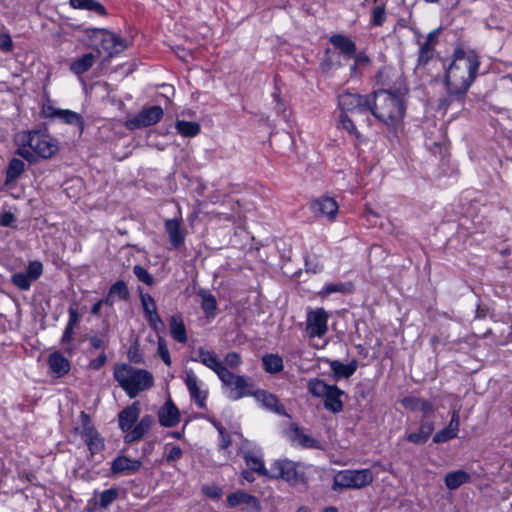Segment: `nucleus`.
<instances>
[{"mask_svg": "<svg viewBox=\"0 0 512 512\" xmlns=\"http://www.w3.org/2000/svg\"><path fill=\"white\" fill-rule=\"evenodd\" d=\"M480 61L473 51L457 48L453 53V61L445 74L447 96L441 100L443 107H450L455 103L464 104L466 93L474 82Z\"/></svg>", "mask_w": 512, "mask_h": 512, "instance_id": "obj_1", "label": "nucleus"}, {"mask_svg": "<svg viewBox=\"0 0 512 512\" xmlns=\"http://www.w3.org/2000/svg\"><path fill=\"white\" fill-rule=\"evenodd\" d=\"M408 88L399 84L392 89H379L370 95L369 112L387 126L398 125L405 116Z\"/></svg>", "mask_w": 512, "mask_h": 512, "instance_id": "obj_2", "label": "nucleus"}, {"mask_svg": "<svg viewBox=\"0 0 512 512\" xmlns=\"http://www.w3.org/2000/svg\"><path fill=\"white\" fill-rule=\"evenodd\" d=\"M114 378L130 398L153 386V376L150 372L127 364L115 367Z\"/></svg>", "mask_w": 512, "mask_h": 512, "instance_id": "obj_3", "label": "nucleus"}, {"mask_svg": "<svg viewBox=\"0 0 512 512\" xmlns=\"http://www.w3.org/2000/svg\"><path fill=\"white\" fill-rule=\"evenodd\" d=\"M82 32L84 34L83 42L88 46H95L99 43L101 50L109 58L121 53L128 46L125 39L105 28H84Z\"/></svg>", "mask_w": 512, "mask_h": 512, "instance_id": "obj_4", "label": "nucleus"}, {"mask_svg": "<svg viewBox=\"0 0 512 512\" xmlns=\"http://www.w3.org/2000/svg\"><path fill=\"white\" fill-rule=\"evenodd\" d=\"M269 478L282 479L293 486L305 485L308 481L305 465L286 458L275 460L270 465Z\"/></svg>", "mask_w": 512, "mask_h": 512, "instance_id": "obj_5", "label": "nucleus"}, {"mask_svg": "<svg viewBox=\"0 0 512 512\" xmlns=\"http://www.w3.org/2000/svg\"><path fill=\"white\" fill-rule=\"evenodd\" d=\"M24 146L31 148L38 157L48 159L56 154L59 147L57 141L41 131H26L21 135Z\"/></svg>", "mask_w": 512, "mask_h": 512, "instance_id": "obj_6", "label": "nucleus"}, {"mask_svg": "<svg viewBox=\"0 0 512 512\" xmlns=\"http://www.w3.org/2000/svg\"><path fill=\"white\" fill-rule=\"evenodd\" d=\"M374 475L370 469L344 470L334 477L333 489H361L373 482Z\"/></svg>", "mask_w": 512, "mask_h": 512, "instance_id": "obj_7", "label": "nucleus"}, {"mask_svg": "<svg viewBox=\"0 0 512 512\" xmlns=\"http://www.w3.org/2000/svg\"><path fill=\"white\" fill-rule=\"evenodd\" d=\"M218 377L227 389V395L230 399L238 400L251 394L248 390L249 384L247 379L232 373L227 367L219 373Z\"/></svg>", "mask_w": 512, "mask_h": 512, "instance_id": "obj_8", "label": "nucleus"}, {"mask_svg": "<svg viewBox=\"0 0 512 512\" xmlns=\"http://www.w3.org/2000/svg\"><path fill=\"white\" fill-rule=\"evenodd\" d=\"M370 97V95H361L347 91L338 96V106L342 113L362 114L369 111Z\"/></svg>", "mask_w": 512, "mask_h": 512, "instance_id": "obj_9", "label": "nucleus"}, {"mask_svg": "<svg viewBox=\"0 0 512 512\" xmlns=\"http://www.w3.org/2000/svg\"><path fill=\"white\" fill-rule=\"evenodd\" d=\"M164 115L163 109L158 106L143 108L137 115L126 121L125 126L129 130H136L158 123Z\"/></svg>", "mask_w": 512, "mask_h": 512, "instance_id": "obj_10", "label": "nucleus"}, {"mask_svg": "<svg viewBox=\"0 0 512 512\" xmlns=\"http://www.w3.org/2000/svg\"><path fill=\"white\" fill-rule=\"evenodd\" d=\"M328 314L323 308L312 310L307 315V333L309 337H322L326 334L328 327Z\"/></svg>", "mask_w": 512, "mask_h": 512, "instance_id": "obj_11", "label": "nucleus"}, {"mask_svg": "<svg viewBox=\"0 0 512 512\" xmlns=\"http://www.w3.org/2000/svg\"><path fill=\"white\" fill-rule=\"evenodd\" d=\"M158 421L161 426L171 428L180 422V411L171 399H168L158 410Z\"/></svg>", "mask_w": 512, "mask_h": 512, "instance_id": "obj_12", "label": "nucleus"}, {"mask_svg": "<svg viewBox=\"0 0 512 512\" xmlns=\"http://www.w3.org/2000/svg\"><path fill=\"white\" fill-rule=\"evenodd\" d=\"M164 227L172 248L179 249L182 247L185 243L186 232L182 228L181 219H167L164 223Z\"/></svg>", "mask_w": 512, "mask_h": 512, "instance_id": "obj_13", "label": "nucleus"}, {"mask_svg": "<svg viewBox=\"0 0 512 512\" xmlns=\"http://www.w3.org/2000/svg\"><path fill=\"white\" fill-rule=\"evenodd\" d=\"M195 356L192 358V361L202 363L212 371H214L217 376L226 368L223 365L222 361L218 358L214 351L207 350L203 347H199Z\"/></svg>", "mask_w": 512, "mask_h": 512, "instance_id": "obj_14", "label": "nucleus"}, {"mask_svg": "<svg viewBox=\"0 0 512 512\" xmlns=\"http://www.w3.org/2000/svg\"><path fill=\"white\" fill-rule=\"evenodd\" d=\"M140 411V403L138 401L124 408L118 415L119 428L123 432H130L140 415Z\"/></svg>", "mask_w": 512, "mask_h": 512, "instance_id": "obj_15", "label": "nucleus"}, {"mask_svg": "<svg viewBox=\"0 0 512 512\" xmlns=\"http://www.w3.org/2000/svg\"><path fill=\"white\" fill-rule=\"evenodd\" d=\"M441 27L436 28L428 33L425 42L420 46L418 52V65L425 66L433 57L434 45L438 41Z\"/></svg>", "mask_w": 512, "mask_h": 512, "instance_id": "obj_16", "label": "nucleus"}, {"mask_svg": "<svg viewBox=\"0 0 512 512\" xmlns=\"http://www.w3.org/2000/svg\"><path fill=\"white\" fill-rule=\"evenodd\" d=\"M142 462L136 459H130L126 456H118L111 463L112 474L129 475L140 470Z\"/></svg>", "mask_w": 512, "mask_h": 512, "instance_id": "obj_17", "label": "nucleus"}, {"mask_svg": "<svg viewBox=\"0 0 512 512\" xmlns=\"http://www.w3.org/2000/svg\"><path fill=\"white\" fill-rule=\"evenodd\" d=\"M185 384L191 398L195 401L197 406L199 408H204L207 392L200 389L199 380L192 370L186 372Z\"/></svg>", "mask_w": 512, "mask_h": 512, "instance_id": "obj_18", "label": "nucleus"}, {"mask_svg": "<svg viewBox=\"0 0 512 512\" xmlns=\"http://www.w3.org/2000/svg\"><path fill=\"white\" fill-rule=\"evenodd\" d=\"M289 438L292 443L310 449H321L320 442L309 435L305 434L302 429L296 425H291L289 429Z\"/></svg>", "mask_w": 512, "mask_h": 512, "instance_id": "obj_19", "label": "nucleus"}, {"mask_svg": "<svg viewBox=\"0 0 512 512\" xmlns=\"http://www.w3.org/2000/svg\"><path fill=\"white\" fill-rule=\"evenodd\" d=\"M227 502L230 507L244 505L252 511H259L261 505L259 500L246 492H235L227 496Z\"/></svg>", "mask_w": 512, "mask_h": 512, "instance_id": "obj_20", "label": "nucleus"}, {"mask_svg": "<svg viewBox=\"0 0 512 512\" xmlns=\"http://www.w3.org/2000/svg\"><path fill=\"white\" fill-rule=\"evenodd\" d=\"M343 394V390L336 385H332L323 398L325 409L334 414L340 413L343 410V402L341 400Z\"/></svg>", "mask_w": 512, "mask_h": 512, "instance_id": "obj_21", "label": "nucleus"}, {"mask_svg": "<svg viewBox=\"0 0 512 512\" xmlns=\"http://www.w3.org/2000/svg\"><path fill=\"white\" fill-rule=\"evenodd\" d=\"M154 424V418L151 415H145L125 436L127 443L139 441L151 429Z\"/></svg>", "mask_w": 512, "mask_h": 512, "instance_id": "obj_22", "label": "nucleus"}, {"mask_svg": "<svg viewBox=\"0 0 512 512\" xmlns=\"http://www.w3.org/2000/svg\"><path fill=\"white\" fill-rule=\"evenodd\" d=\"M312 208L316 213L326 216L329 219H333L338 212L337 202L328 196L315 200L312 204Z\"/></svg>", "mask_w": 512, "mask_h": 512, "instance_id": "obj_23", "label": "nucleus"}, {"mask_svg": "<svg viewBox=\"0 0 512 512\" xmlns=\"http://www.w3.org/2000/svg\"><path fill=\"white\" fill-rule=\"evenodd\" d=\"M101 54V50L97 48V54L92 52L84 54L82 57L74 60L70 64V71L76 75H82L92 68L95 64L97 56Z\"/></svg>", "mask_w": 512, "mask_h": 512, "instance_id": "obj_24", "label": "nucleus"}, {"mask_svg": "<svg viewBox=\"0 0 512 512\" xmlns=\"http://www.w3.org/2000/svg\"><path fill=\"white\" fill-rule=\"evenodd\" d=\"M47 115L50 117L59 118L66 124L75 125L80 129H83L82 117L80 114L74 111L48 107Z\"/></svg>", "mask_w": 512, "mask_h": 512, "instance_id": "obj_25", "label": "nucleus"}, {"mask_svg": "<svg viewBox=\"0 0 512 512\" xmlns=\"http://www.w3.org/2000/svg\"><path fill=\"white\" fill-rule=\"evenodd\" d=\"M401 404L406 409L411 411H421L424 414H429L434 410V404L432 401L415 396L404 397L401 400Z\"/></svg>", "mask_w": 512, "mask_h": 512, "instance_id": "obj_26", "label": "nucleus"}, {"mask_svg": "<svg viewBox=\"0 0 512 512\" xmlns=\"http://www.w3.org/2000/svg\"><path fill=\"white\" fill-rule=\"evenodd\" d=\"M48 365L56 377H62L70 370V362L60 352H53L49 355Z\"/></svg>", "mask_w": 512, "mask_h": 512, "instance_id": "obj_27", "label": "nucleus"}, {"mask_svg": "<svg viewBox=\"0 0 512 512\" xmlns=\"http://www.w3.org/2000/svg\"><path fill=\"white\" fill-rule=\"evenodd\" d=\"M330 43L345 56L352 58L356 55V44L347 36L335 34L330 37Z\"/></svg>", "mask_w": 512, "mask_h": 512, "instance_id": "obj_28", "label": "nucleus"}, {"mask_svg": "<svg viewBox=\"0 0 512 512\" xmlns=\"http://www.w3.org/2000/svg\"><path fill=\"white\" fill-rule=\"evenodd\" d=\"M255 396L257 400L260 401L265 408L279 415L286 414L284 406L279 402L278 398L274 394H271L264 390H260L255 394Z\"/></svg>", "mask_w": 512, "mask_h": 512, "instance_id": "obj_29", "label": "nucleus"}, {"mask_svg": "<svg viewBox=\"0 0 512 512\" xmlns=\"http://www.w3.org/2000/svg\"><path fill=\"white\" fill-rule=\"evenodd\" d=\"M471 476L464 470L449 472L444 478V483L449 490H456L461 485L469 483Z\"/></svg>", "mask_w": 512, "mask_h": 512, "instance_id": "obj_30", "label": "nucleus"}, {"mask_svg": "<svg viewBox=\"0 0 512 512\" xmlns=\"http://www.w3.org/2000/svg\"><path fill=\"white\" fill-rule=\"evenodd\" d=\"M433 430H434L433 422L423 421L420 424L418 432L408 434L407 440L411 443L418 444V445L424 444L429 439L431 434L433 433Z\"/></svg>", "mask_w": 512, "mask_h": 512, "instance_id": "obj_31", "label": "nucleus"}, {"mask_svg": "<svg viewBox=\"0 0 512 512\" xmlns=\"http://www.w3.org/2000/svg\"><path fill=\"white\" fill-rule=\"evenodd\" d=\"M170 333L174 340L179 343L187 342L186 328L180 315H173L169 320Z\"/></svg>", "mask_w": 512, "mask_h": 512, "instance_id": "obj_32", "label": "nucleus"}, {"mask_svg": "<svg viewBox=\"0 0 512 512\" xmlns=\"http://www.w3.org/2000/svg\"><path fill=\"white\" fill-rule=\"evenodd\" d=\"M330 368L336 379L349 378L357 369V361L353 360L349 364H343L338 360L330 362Z\"/></svg>", "mask_w": 512, "mask_h": 512, "instance_id": "obj_33", "label": "nucleus"}, {"mask_svg": "<svg viewBox=\"0 0 512 512\" xmlns=\"http://www.w3.org/2000/svg\"><path fill=\"white\" fill-rule=\"evenodd\" d=\"M244 460L251 471L261 476L269 477V469L265 468L264 461L260 456L249 451L244 454Z\"/></svg>", "mask_w": 512, "mask_h": 512, "instance_id": "obj_34", "label": "nucleus"}, {"mask_svg": "<svg viewBox=\"0 0 512 512\" xmlns=\"http://www.w3.org/2000/svg\"><path fill=\"white\" fill-rule=\"evenodd\" d=\"M69 3L75 9L93 11L102 16L106 15L105 7L96 0H69Z\"/></svg>", "mask_w": 512, "mask_h": 512, "instance_id": "obj_35", "label": "nucleus"}, {"mask_svg": "<svg viewBox=\"0 0 512 512\" xmlns=\"http://www.w3.org/2000/svg\"><path fill=\"white\" fill-rule=\"evenodd\" d=\"M175 129L183 137H195L200 133L201 127L197 122L177 120Z\"/></svg>", "mask_w": 512, "mask_h": 512, "instance_id": "obj_36", "label": "nucleus"}, {"mask_svg": "<svg viewBox=\"0 0 512 512\" xmlns=\"http://www.w3.org/2000/svg\"><path fill=\"white\" fill-rule=\"evenodd\" d=\"M263 366L266 372L275 374L283 370V360L277 354H267L262 358Z\"/></svg>", "mask_w": 512, "mask_h": 512, "instance_id": "obj_37", "label": "nucleus"}, {"mask_svg": "<svg viewBox=\"0 0 512 512\" xmlns=\"http://www.w3.org/2000/svg\"><path fill=\"white\" fill-rule=\"evenodd\" d=\"M24 169L25 163L22 160L12 158L6 169V182H14L24 172Z\"/></svg>", "mask_w": 512, "mask_h": 512, "instance_id": "obj_38", "label": "nucleus"}, {"mask_svg": "<svg viewBox=\"0 0 512 512\" xmlns=\"http://www.w3.org/2000/svg\"><path fill=\"white\" fill-rule=\"evenodd\" d=\"M331 386L332 385L326 384L319 378H312L308 381L307 388L312 396L317 398H324Z\"/></svg>", "mask_w": 512, "mask_h": 512, "instance_id": "obj_39", "label": "nucleus"}, {"mask_svg": "<svg viewBox=\"0 0 512 512\" xmlns=\"http://www.w3.org/2000/svg\"><path fill=\"white\" fill-rule=\"evenodd\" d=\"M353 288V284L350 282L329 283L323 287L322 294L330 295L332 293H350L352 292Z\"/></svg>", "mask_w": 512, "mask_h": 512, "instance_id": "obj_40", "label": "nucleus"}, {"mask_svg": "<svg viewBox=\"0 0 512 512\" xmlns=\"http://www.w3.org/2000/svg\"><path fill=\"white\" fill-rule=\"evenodd\" d=\"M108 293L115 299L127 300L130 296L126 283L122 280L116 281L110 288Z\"/></svg>", "mask_w": 512, "mask_h": 512, "instance_id": "obj_41", "label": "nucleus"}, {"mask_svg": "<svg viewBox=\"0 0 512 512\" xmlns=\"http://www.w3.org/2000/svg\"><path fill=\"white\" fill-rule=\"evenodd\" d=\"M199 294L202 297L201 308L206 315H213L217 307L214 296L204 290H201Z\"/></svg>", "mask_w": 512, "mask_h": 512, "instance_id": "obj_42", "label": "nucleus"}, {"mask_svg": "<svg viewBox=\"0 0 512 512\" xmlns=\"http://www.w3.org/2000/svg\"><path fill=\"white\" fill-rule=\"evenodd\" d=\"M118 495L119 490L117 488H110L103 491L99 497V506L104 509L108 508L118 498Z\"/></svg>", "mask_w": 512, "mask_h": 512, "instance_id": "obj_43", "label": "nucleus"}, {"mask_svg": "<svg viewBox=\"0 0 512 512\" xmlns=\"http://www.w3.org/2000/svg\"><path fill=\"white\" fill-rule=\"evenodd\" d=\"M139 293L141 305L145 316L150 315L152 313H157L158 311L154 298L148 293H142V291H140Z\"/></svg>", "mask_w": 512, "mask_h": 512, "instance_id": "obj_44", "label": "nucleus"}, {"mask_svg": "<svg viewBox=\"0 0 512 512\" xmlns=\"http://www.w3.org/2000/svg\"><path fill=\"white\" fill-rule=\"evenodd\" d=\"M81 419H82V431L81 435L84 438V441L88 438H91L98 434L96 429L94 428L90 417L85 413H81Z\"/></svg>", "mask_w": 512, "mask_h": 512, "instance_id": "obj_45", "label": "nucleus"}, {"mask_svg": "<svg viewBox=\"0 0 512 512\" xmlns=\"http://www.w3.org/2000/svg\"><path fill=\"white\" fill-rule=\"evenodd\" d=\"M11 282L20 290H28L31 287L32 280L25 272L14 273L11 276Z\"/></svg>", "mask_w": 512, "mask_h": 512, "instance_id": "obj_46", "label": "nucleus"}, {"mask_svg": "<svg viewBox=\"0 0 512 512\" xmlns=\"http://www.w3.org/2000/svg\"><path fill=\"white\" fill-rule=\"evenodd\" d=\"M133 273L139 281L148 286H152L155 283L154 277L141 265H135L133 267Z\"/></svg>", "mask_w": 512, "mask_h": 512, "instance_id": "obj_47", "label": "nucleus"}, {"mask_svg": "<svg viewBox=\"0 0 512 512\" xmlns=\"http://www.w3.org/2000/svg\"><path fill=\"white\" fill-rule=\"evenodd\" d=\"M386 20V11L384 5L376 6L372 11L371 24L373 26H382Z\"/></svg>", "mask_w": 512, "mask_h": 512, "instance_id": "obj_48", "label": "nucleus"}, {"mask_svg": "<svg viewBox=\"0 0 512 512\" xmlns=\"http://www.w3.org/2000/svg\"><path fill=\"white\" fill-rule=\"evenodd\" d=\"M91 455L99 453L104 448V441L99 434L85 440Z\"/></svg>", "mask_w": 512, "mask_h": 512, "instance_id": "obj_49", "label": "nucleus"}, {"mask_svg": "<svg viewBox=\"0 0 512 512\" xmlns=\"http://www.w3.org/2000/svg\"><path fill=\"white\" fill-rule=\"evenodd\" d=\"M339 119L342 124V127L345 130H347L350 134L354 135L357 139L361 137L360 133L358 132L354 124V121L346 113H341Z\"/></svg>", "mask_w": 512, "mask_h": 512, "instance_id": "obj_50", "label": "nucleus"}, {"mask_svg": "<svg viewBox=\"0 0 512 512\" xmlns=\"http://www.w3.org/2000/svg\"><path fill=\"white\" fill-rule=\"evenodd\" d=\"M25 273L32 281H36L43 273L42 263L40 261L30 262Z\"/></svg>", "mask_w": 512, "mask_h": 512, "instance_id": "obj_51", "label": "nucleus"}, {"mask_svg": "<svg viewBox=\"0 0 512 512\" xmlns=\"http://www.w3.org/2000/svg\"><path fill=\"white\" fill-rule=\"evenodd\" d=\"M183 456V450L179 446L166 445L165 447V459L168 463H173L181 459Z\"/></svg>", "mask_w": 512, "mask_h": 512, "instance_id": "obj_52", "label": "nucleus"}, {"mask_svg": "<svg viewBox=\"0 0 512 512\" xmlns=\"http://www.w3.org/2000/svg\"><path fill=\"white\" fill-rule=\"evenodd\" d=\"M147 322L149 323L150 327L156 332H160L164 329L165 325L163 320L161 319L159 313H152L150 315L145 316Z\"/></svg>", "mask_w": 512, "mask_h": 512, "instance_id": "obj_53", "label": "nucleus"}, {"mask_svg": "<svg viewBox=\"0 0 512 512\" xmlns=\"http://www.w3.org/2000/svg\"><path fill=\"white\" fill-rule=\"evenodd\" d=\"M16 154L30 163L35 162L37 157V154L28 146H24L22 141L21 146L16 150Z\"/></svg>", "mask_w": 512, "mask_h": 512, "instance_id": "obj_54", "label": "nucleus"}, {"mask_svg": "<svg viewBox=\"0 0 512 512\" xmlns=\"http://www.w3.org/2000/svg\"><path fill=\"white\" fill-rule=\"evenodd\" d=\"M456 437L457 436L454 435V433H452L450 430H448L447 427H445V428L439 430L434 435L433 442L437 443V444H440V443L447 442L448 440L454 439Z\"/></svg>", "mask_w": 512, "mask_h": 512, "instance_id": "obj_55", "label": "nucleus"}, {"mask_svg": "<svg viewBox=\"0 0 512 512\" xmlns=\"http://www.w3.org/2000/svg\"><path fill=\"white\" fill-rule=\"evenodd\" d=\"M460 426V416H459V410H453L451 413V419L447 426L448 430H450L454 435H458Z\"/></svg>", "mask_w": 512, "mask_h": 512, "instance_id": "obj_56", "label": "nucleus"}, {"mask_svg": "<svg viewBox=\"0 0 512 512\" xmlns=\"http://www.w3.org/2000/svg\"><path fill=\"white\" fill-rule=\"evenodd\" d=\"M225 362L228 367L231 369H236L241 364V357L237 352H229L225 356Z\"/></svg>", "mask_w": 512, "mask_h": 512, "instance_id": "obj_57", "label": "nucleus"}, {"mask_svg": "<svg viewBox=\"0 0 512 512\" xmlns=\"http://www.w3.org/2000/svg\"><path fill=\"white\" fill-rule=\"evenodd\" d=\"M305 265L307 271L314 274L321 272L323 269V265L317 259H311L310 257H306Z\"/></svg>", "mask_w": 512, "mask_h": 512, "instance_id": "obj_58", "label": "nucleus"}, {"mask_svg": "<svg viewBox=\"0 0 512 512\" xmlns=\"http://www.w3.org/2000/svg\"><path fill=\"white\" fill-rule=\"evenodd\" d=\"M68 313H69V320H68L67 325L71 326V327H75L80 321V314L78 313V310L73 306L69 307Z\"/></svg>", "mask_w": 512, "mask_h": 512, "instance_id": "obj_59", "label": "nucleus"}, {"mask_svg": "<svg viewBox=\"0 0 512 512\" xmlns=\"http://www.w3.org/2000/svg\"><path fill=\"white\" fill-rule=\"evenodd\" d=\"M107 357L105 353H101L97 358L92 359L89 363V367L93 370H99L105 365Z\"/></svg>", "mask_w": 512, "mask_h": 512, "instance_id": "obj_60", "label": "nucleus"}, {"mask_svg": "<svg viewBox=\"0 0 512 512\" xmlns=\"http://www.w3.org/2000/svg\"><path fill=\"white\" fill-rule=\"evenodd\" d=\"M12 39L8 34H0V49L4 52L12 50Z\"/></svg>", "mask_w": 512, "mask_h": 512, "instance_id": "obj_61", "label": "nucleus"}, {"mask_svg": "<svg viewBox=\"0 0 512 512\" xmlns=\"http://www.w3.org/2000/svg\"><path fill=\"white\" fill-rule=\"evenodd\" d=\"M15 222V216L13 213L6 211L0 214V226L10 227Z\"/></svg>", "mask_w": 512, "mask_h": 512, "instance_id": "obj_62", "label": "nucleus"}, {"mask_svg": "<svg viewBox=\"0 0 512 512\" xmlns=\"http://www.w3.org/2000/svg\"><path fill=\"white\" fill-rule=\"evenodd\" d=\"M73 334H74V327L66 325L64 333L61 338V344L66 345V344L70 343L73 339Z\"/></svg>", "mask_w": 512, "mask_h": 512, "instance_id": "obj_63", "label": "nucleus"}, {"mask_svg": "<svg viewBox=\"0 0 512 512\" xmlns=\"http://www.w3.org/2000/svg\"><path fill=\"white\" fill-rule=\"evenodd\" d=\"M87 339L89 340L91 347L94 349H100L104 347V340L97 335L89 336Z\"/></svg>", "mask_w": 512, "mask_h": 512, "instance_id": "obj_64", "label": "nucleus"}]
</instances>
